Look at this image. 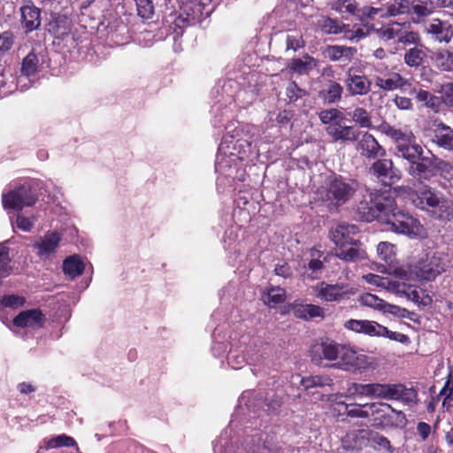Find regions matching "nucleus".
<instances>
[{
    "label": "nucleus",
    "mask_w": 453,
    "mask_h": 453,
    "mask_svg": "<svg viewBox=\"0 0 453 453\" xmlns=\"http://www.w3.org/2000/svg\"><path fill=\"white\" fill-rule=\"evenodd\" d=\"M411 199L416 207L438 220L450 221L453 219V201L441 191L425 186L415 192Z\"/></svg>",
    "instance_id": "f257e3e1"
},
{
    "label": "nucleus",
    "mask_w": 453,
    "mask_h": 453,
    "mask_svg": "<svg viewBox=\"0 0 453 453\" xmlns=\"http://www.w3.org/2000/svg\"><path fill=\"white\" fill-rule=\"evenodd\" d=\"M380 214V223L386 226V230L408 236H420L423 226L418 219L408 213L397 211L395 199L390 209Z\"/></svg>",
    "instance_id": "f03ea898"
},
{
    "label": "nucleus",
    "mask_w": 453,
    "mask_h": 453,
    "mask_svg": "<svg viewBox=\"0 0 453 453\" xmlns=\"http://www.w3.org/2000/svg\"><path fill=\"white\" fill-rule=\"evenodd\" d=\"M392 206L393 197L389 193L367 190L357 204L356 213L360 220L370 222L376 219L380 222V214Z\"/></svg>",
    "instance_id": "7ed1b4c3"
},
{
    "label": "nucleus",
    "mask_w": 453,
    "mask_h": 453,
    "mask_svg": "<svg viewBox=\"0 0 453 453\" xmlns=\"http://www.w3.org/2000/svg\"><path fill=\"white\" fill-rule=\"evenodd\" d=\"M331 366L345 372L363 373L375 370L378 367V361L374 357L357 351L350 345L343 344L340 360Z\"/></svg>",
    "instance_id": "20e7f679"
},
{
    "label": "nucleus",
    "mask_w": 453,
    "mask_h": 453,
    "mask_svg": "<svg viewBox=\"0 0 453 453\" xmlns=\"http://www.w3.org/2000/svg\"><path fill=\"white\" fill-rule=\"evenodd\" d=\"M357 185L341 177H330L323 187L322 198L333 205L345 203L356 192Z\"/></svg>",
    "instance_id": "39448f33"
},
{
    "label": "nucleus",
    "mask_w": 453,
    "mask_h": 453,
    "mask_svg": "<svg viewBox=\"0 0 453 453\" xmlns=\"http://www.w3.org/2000/svg\"><path fill=\"white\" fill-rule=\"evenodd\" d=\"M38 200L34 185L26 181L15 189L2 196L4 209L21 211L24 207L33 206Z\"/></svg>",
    "instance_id": "423d86ee"
},
{
    "label": "nucleus",
    "mask_w": 453,
    "mask_h": 453,
    "mask_svg": "<svg viewBox=\"0 0 453 453\" xmlns=\"http://www.w3.org/2000/svg\"><path fill=\"white\" fill-rule=\"evenodd\" d=\"M370 418L372 426L382 427L404 425L406 418L402 411L394 409L386 403H370Z\"/></svg>",
    "instance_id": "0eeeda50"
},
{
    "label": "nucleus",
    "mask_w": 453,
    "mask_h": 453,
    "mask_svg": "<svg viewBox=\"0 0 453 453\" xmlns=\"http://www.w3.org/2000/svg\"><path fill=\"white\" fill-rule=\"evenodd\" d=\"M410 391L402 384L368 383V397L409 401Z\"/></svg>",
    "instance_id": "6e6552de"
},
{
    "label": "nucleus",
    "mask_w": 453,
    "mask_h": 453,
    "mask_svg": "<svg viewBox=\"0 0 453 453\" xmlns=\"http://www.w3.org/2000/svg\"><path fill=\"white\" fill-rule=\"evenodd\" d=\"M373 79L375 86L385 91H393L410 85L407 79L398 73L388 72V66L383 65L374 67Z\"/></svg>",
    "instance_id": "1a4fd4ad"
},
{
    "label": "nucleus",
    "mask_w": 453,
    "mask_h": 453,
    "mask_svg": "<svg viewBox=\"0 0 453 453\" xmlns=\"http://www.w3.org/2000/svg\"><path fill=\"white\" fill-rule=\"evenodd\" d=\"M351 293L349 286L343 283L328 284L322 281L312 288L314 296L327 303L340 302Z\"/></svg>",
    "instance_id": "9d476101"
},
{
    "label": "nucleus",
    "mask_w": 453,
    "mask_h": 453,
    "mask_svg": "<svg viewBox=\"0 0 453 453\" xmlns=\"http://www.w3.org/2000/svg\"><path fill=\"white\" fill-rule=\"evenodd\" d=\"M242 165V158L236 153L230 151L229 147L221 143L218 150L215 168L218 173L233 177L234 170Z\"/></svg>",
    "instance_id": "9b49d317"
},
{
    "label": "nucleus",
    "mask_w": 453,
    "mask_h": 453,
    "mask_svg": "<svg viewBox=\"0 0 453 453\" xmlns=\"http://www.w3.org/2000/svg\"><path fill=\"white\" fill-rule=\"evenodd\" d=\"M358 233V228L354 224L338 223L333 226L329 230V238L336 246V249L348 247V244H355L357 241L355 236Z\"/></svg>",
    "instance_id": "f8f14e48"
},
{
    "label": "nucleus",
    "mask_w": 453,
    "mask_h": 453,
    "mask_svg": "<svg viewBox=\"0 0 453 453\" xmlns=\"http://www.w3.org/2000/svg\"><path fill=\"white\" fill-rule=\"evenodd\" d=\"M343 344L334 341L326 339L321 342L312 346L311 349V358L315 362H320L323 359L326 361L340 360Z\"/></svg>",
    "instance_id": "ddd939ff"
},
{
    "label": "nucleus",
    "mask_w": 453,
    "mask_h": 453,
    "mask_svg": "<svg viewBox=\"0 0 453 453\" xmlns=\"http://www.w3.org/2000/svg\"><path fill=\"white\" fill-rule=\"evenodd\" d=\"M61 240L59 233L48 231L35 242L34 247L37 249L40 257L48 258L57 252Z\"/></svg>",
    "instance_id": "4468645a"
},
{
    "label": "nucleus",
    "mask_w": 453,
    "mask_h": 453,
    "mask_svg": "<svg viewBox=\"0 0 453 453\" xmlns=\"http://www.w3.org/2000/svg\"><path fill=\"white\" fill-rule=\"evenodd\" d=\"M45 322V317L39 309H32L21 311L13 319L14 326L35 330L42 327Z\"/></svg>",
    "instance_id": "2eb2a0df"
},
{
    "label": "nucleus",
    "mask_w": 453,
    "mask_h": 453,
    "mask_svg": "<svg viewBox=\"0 0 453 453\" xmlns=\"http://www.w3.org/2000/svg\"><path fill=\"white\" fill-rule=\"evenodd\" d=\"M344 83L351 96H365L371 89V81L365 75L354 73L353 68L348 69Z\"/></svg>",
    "instance_id": "dca6fc26"
},
{
    "label": "nucleus",
    "mask_w": 453,
    "mask_h": 453,
    "mask_svg": "<svg viewBox=\"0 0 453 453\" xmlns=\"http://www.w3.org/2000/svg\"><path fill=\"white\" fill-rule=\"evenodd\" d=\"M370 172L383 181L388 180L391 183L399 180L401 177L400 172L394 167L391 159L383 158L375 161L371 166Z\"/></svg>",
    "instance_id": "f3484780"
},
{
    "label": "nucleus",
    "mask_w": 453,
    "mask_h": 453,
    "mask_svg": "<svg viewBox=\"0 0 453 453\" xmlns=\"http://www.w3.org/2000/svg\"><path fill=\"white\" fill-rule=\"evenodd\" d=\"M357 150L366 158H376L386 154L385 150L379 144L371 134L365 133L357 144Z\"/></svg>",
    "instance_id": "a211bd4d"
},
{
    "label": "nucleus",
    "mask_w": 453,
    "mask_h": 453,
    "mask_svg": "<svg viewBox=\"0 0 453 453\" xmlns=\"http://www.w3.org/2000/svg\"><path fill=\"white\" fill-rule=\"evenodd\" d=\"M433 141L441 148L453 153V129L439 120L433 124Z\"/></svg>",
    "instance_id": "6ab92c4d"
},
{
    "label": "nucleus",
    "mask_w": 453,
    "mask_h": 453,
    "mask_svg": "<svg viewBox=\"0 0 453 453\" xmlns=\"http://www.w3.org/2000/svg\"><path fill=\"white\" fill-rule=\"evenodd\" d=\"M20 13L21 25L23 29H25L27 33L32 32L40 27L41 11L39 8L35 6L31 2H28L20 8Z\"/></svg>",
    "instance_id": "aec40b11"
},
{
    "label": "nucleus",
    "mask_w": 453,
    "mask_h": 453,
    "mask_svg": "<svg viewBox=\"0 0 453 453\" xmlns=\"http://www.w3.org/2000/svg\"><path fill=\"white\" fill-rule=\"evenodd\" d=\"M344 326L349 330L369 336L380 337L382 330V325L366 319H349Z\"/></svg>",
    "instance_id": "412c9836"
},
{
    "label": "nucleus",
    "mask_w": 453,
    "mask_h": 453,
    "mask_svg": "<svg viewBox=\"0 0 453 453\" xmlns=\"http://www.w3.org/2000/svg\"><path fill=\"white\" fill-rule=\"evenodd\" d=\"M398 284L403 288H401L400 290L402 291L400 293H395V296L405 297L406 299L422 306H429L432 303V297L426 294L425 290L418 289L413 286L400 280Z\"/></svg>",
    "instance_id": "4be33fe9"
},
{
    "label": "nucleus",
    "mask_w": 453,
    "mask_h": 453,
    "mask_svg": "<svg viewBox=\"0 0 453 453\" xmlns=\"http://www.w3.org/2000/svg\"><path fill=\"white\" fill-rule=\"evenodd\" d=\"M326 132L334 142H355L359 135L353 127L343 126L341 122L327 126Z\"/></svg>",
    "instance_id": "5701e85b"
},
{
    "label": "nucleus",
    "mask_w": 453,
    "mask_h": 453,
    "mask_svg": "<svg viewBox=\"0 0 453 453\" xmlns=\"http://www.w3.org/2000/svg\"><path fill=\"white\" fill-rule=\"evenodd\" d=\"M426 30L440 42H449L453 36L452 26L449 22L438 19H432Z\"/></svg>",
    "instance_id": "b1692460"
},
{
    "label": "nucleus",
    "mask_w": 453,
    "mask_h": 453,
    "mask_svg": "<svg viewBox=\"0 0 453 453\" xmlns=\"http://www.w3.org/2000/svg\"><path fill=\"white\" fill-rule=\"evenodd\" d=\"M327 400L331 403H335L339 407L344 409L345 413L348 417L352 418H370V403L360 404V403H345L344 402H337V395H330Z\"/></svg>",
    "instance_id": "393cba45"
},
{
    "label": "nucleus",
    "mask_w": 453,
    "mask_h": 453,
    "mask_svg": "<svg viewBox=\"0 0 453 453\" xmlns=\"http://www.w3.org/2000/svg\"><path fill=\"white\" fill-rule=\"evenodd\" d=\"M293 314L299 319L309 320L325 317V309L319 305L295 302L291 305Z\"/></svg>",
    "instance_id": "a878e982"
},
{
    "label": "nucleus",
    "mask_w": 453,
    "mask_h": 453,
    "mask_svg": "<svg viewBox=\"0 0 453 453\" xmlns=\"http://www.w3.org/2000/svg\"><path fill=\"white\" fill-rule=\"evenodd\" d=\"M396 155L411 163L421 157L423 148L417 142L416 137L413 135L411 139H408L396 147Z\"/></svg>",
    "instance_id": "bb28decb"
},
{
    "label": "nucleus",
    "mask_w": 453,
    "mask_h": 453,
    "mask_svg": "<svg viewBox=\"0 0 453 453\" xmlns=\"http://www.w3.org/2000/svg\"><path fill=\"white\" fill-rule=\"evenodd\" d=\"M349 248H337L335 255L338 258L345 262H359L365 260L367 256L365 250L362 248L360 242L356 241L355 244H348Z\"/></svg>",
    "instance_id": "cd10ccee"
},
{
    "label": "nucleus",
    "mask_w": 453,
    "mask_h": 453,
    "mask_svg": "<svg viewBox=\"0 0 453 453\" xmlns=\"http://www.w3.org/2000/svg\"><path fill=\"white\" fill-rule=\"evenodd\" d=\"M380 130L382 134H386L395 142V148L399 144L408 141V139H411L414 135L412 131L407 127H399L391 126L388 123H382L380 126Z\"/></svg>",
    "instance_id": "c85d7f7f"
},
{
    "label": "nucleus",
    "mask_w": 453,
    "mask_h": 453,
    "mask_svg": "<svg viewBox=\"0 0 453 453\" xmlns=\"http://www.w3.org/2000/svg\"><path fill=\"white\" fill-rule=\"evenodd\" d=\"M363 279L369 284L375 285L379 288H384L390 293H400L403 286H400L399 280H393L388 277H382L373 273H368L363 276Z\"/></svg>",
    "instance_id": "c756f323"
},
{
    "label": "nucleus",
    "mask_w": 453,
    "mask_h": 453,
    "mask_svg": "<svg viewBox=\"0 0 453 453\" xmlns=\"http://www.w3.org/2000/svg\"><path fill=\"white\" fill-rule=\"evenodd\" d=\"M433 165V160L430 157H423L418 160L410 163L408 173L410 175L417 179H428L431 175L430 166Z\"/></svg>",
    "instance_id": "7c9ffc66"
},
{
    "label": "nucleus",
    "mask_w": 453,
    "mask_h": 453,
    "mask_svg": "<svg viewBox=\"0 0 453 453\" xmlns=\"http://www.w3.org/2000/svg\"><path fill=\"white\" fill-rule=\"evenodd\" d=\"M64 273L70 278L74 279L85 270V262L79 255L67 257L63 262Z\"/></svg>",
    "instance_id": "2f4dec72"
},
{
    "label": "nucleus",
    "mask_w": 453,
    "mask_h": 453,
    "mask_svg": "<svg viewBox=\"0 0 453 453\" xmlns=\"http://www.w3.org/2000/svg\"><path fill=\"white\" fill-rule=\"evenodd\" d=\"M433 60L441 71L453 72V48L438 50L434 52Z\"/></svg>",
    "instance_id": "473e14b6"
},
{
    "label": "nucleus",
    "mask_w": 453,
    "mask_h": 453,
    "mask_svg": "<svg viewBox=\"0 0 453 453\" xmlns=\"http://www.w3.org/2000/svg\"><path fill=\"white\" fill-rule=\"evenodd\" d=\"M366 437L364 430L351 431L342 439V445L345 449H360L365 444Z\"/></svg>",
    "instance_id": "72a5a7b5"
},
{
    "label": "nucleus",
    "mask_w": 453,
    "mask_h": 453,
    "mask_svg": "<svg viewBox=\"0 0 453 453\" xmlns=\"http://www.w3.org/2000/svg\"><path fill=\"white\" fill-rule=\"evenodd\" d=\"M261 298L267 306L275 307L285 301L286 291L280 287H270L263 292Z\"/></svg>",
    "instance_id": "f704fd0d"
},
{
    "label": "nucleus",
    "mask_w": 453,
    "mask_h": 453,
    "mask_svg": "<svg viewBox=\"0 0 453 453\" xmlns=\"http://www.w3.org/2000/svg\"><path fill=\"white\" fill-rule=\"evenodd\" d=\"M355 53V49L340 45L329 46L325 52L326 57L332 61L349 60Z\"/></svg>",
    "instance_id": "c9c22d12"
},
{
    "label": "nucleus",
    "mask_w": 453,
    "mask_h": 453,
    "mask_svg": "<svg viewBox=\"0 0 453 453\" xmlns=\"http://www.w3.org/2000/svg\"><path fill=\"white\" fill-rule=\"evenodd\" d=\"M317 66L316 60L310 56H303L301 58H294L288 64L291 71L299 74L308 73L311 70Z\"/></svg>",
    "instance_id": "e433bc0d"
},
{
    "label": "nucleus",
    "mask_w": 453,
    "mask_h": 453,
    "mask_svg": "<svg viewBox=\"0 0 453 453\" xmlns=\"http://www.w3.org/2000/svg\"><path fill=\"white\" fill-rule=\"evenodd\" d=\"M75 445L76 443L73 438L66 434H59L51 438L44 439L42 441V445L40 446V449L49 450L51 449H57L60 447H71Z\"/></svg>",
    "instance_id": "4c0bfd02"
},
{
    "label": "nucleus",
    "mask_w": 453,
    "mask_h": 453,
    "mask_svg": "<svg viewBox=\"0 0 453 453\" xmlns=\"http://www.w3.org/2000/svg\"><path fill=\"white\" fill-rule=\"evenodd\" d=\"M416 98L418 102L422 103L424 106L431 109L434 112L440 111L441 101L438 96H434L430 92L419 89L416 92Z\"/></svg>",
    "instance_id": "58836bf2"
},
{
    "label": "nucleus",
    "mask_w": 453,
    "mask_h": 453,
    "mask_svg": "<svg viewBox=\"0 0 453 453\" xmlns=\"http://www.w3.org/2000/svg\"><path fill=\"white\" fill-rule=\"evenodd\" d=\"M426 57V52L423 47L415 46L409 49L404 54V63L410 67H418L422 63Z\"/></svg>",
    "instance_id": "ea45409f"
},
{
    "label": "nucleus",
    "mask_w": 453,
    "mask_h": 453,
    "mask_svg": "<svg viewBox=\"0 0 453 453\" xmlns=\"http://www.w3.org/2000/svg\"><path fill=\"white\" fill-rule=\"evenodd\" d=\"M385 18L411 13V4L408 0H395L394 4L385 7Z\"/></svg>",
    "instance_id": "a19ab883"
},
{
    "label": "nucleus",
    "mask_w": 453,
    "mask_h": 453,
    "mask_svg": "<svg viewBox=\"0 0 453 453\" xmlns=\"http://www.w3.org/2000/svg\"><path fill=\"white\" fill-rule=\"evenodd\" d=\"M404 25L405 23H393L388 27H382L378 31L379 37L385 41L396 39L399 42Z\"/></svg>",
    "instance_id": "79ce46f5"
},
{
    "label": "nucleus",
    "mask_w": 453,
    "mask_h": 453,
    "mask_svg": "<svg viewBox=\"0 0 453 453\" xmlns=\"http://www.w3.org/2000/svg\"><path fill=\"white\" fill-rule=\"evenodd\" d=\"M191 13L188 15L192 16L193 19H201L210 16L211 8L209 3L202 2L201 0H194L190 3L189 7Z\"/></svg>",
    "instance_id": "37998d69"
},
{
    "label": "nucleus",
    "mask_w": 453,
    "mask_h": 453,
    "mask_svg": "<svg viewBox=\"0 0 453 453\" xmlns=\"http://www.w3.org/2000/svg\"><path fill=\"white\" fill-rule=\"evenodd\" d=\"M300 382L305 389H309L315 387L331 386L333 380L326 375H314L302 378Z\"/></svg>",
    "instance_id": "c03bdc74"
},
{
    "label": "nucleus",
    "mask_w": 453,
    "mask_h": 453,
    "mask_svg": "<svg viewBox=\"0 0 453 453\" xmlns=\"http://www.w3.org/2000/svg\"><path fill=\"white\" fill-rule=\"evenodd\" d=\"M377 252L380 258L389 265L395 260V246L390 242H380L377 247Z\"/></svg>",
    "instance_id": "a18cd8bd"
},
{
    "label": "nucleus",
    "mask_w": 453,
    "mask_h": 453,
    "mask_svg": "<svg viewBox=\"0 0 453 453\" xmlns=\"http://www.w3.org/2000/svg\"><path fill=\"white\" fill-rule=\"evenodd\" d=\"M39 59L34 53H28L23 59L21 65V73L27 77L34 75L38 68Z\"/></svg>",
    "instance_id": "49530a36"
},
{
    "label": "nucleus",
    "mask_w": 453,
    "mask_h": 453,
    "mask_svg": "<svg viewBox=\"0 0 453 453\" xmlns=\"http://www.w3.org/2000/svg\"><path fill=\"white\" fill-rule=\"evenodd\" d=\"M319 118L323 124L330 126L342 122L344 119V115L339 110L333 108L319 111Z\"/></svg>",
    "instance_id": "de8ad7c7"
},
{
    "label": "nucleus",
    "mask_w": 453,
    "mask_h": 453,
    "mask_svg": "<svg viewBox=\"0 0 453 453\" xmlns=\"http://www.w3.org/2000/svg\"><path fill=\"white\" fill-rule=\"evenodd\" d=\"M358 301L361 305L370 307L380 311H383L386 306V302L384 300L371 293L363 294L360 296Z\"/></svg>",
    "instance_id": "09e8293b"
},
{
    "label": "nucleus",
    "mask_w": 453,
    "mask_h": 453,
    "mask_svg": "<svg viewBox=\"0 0 453 453\" xmlns=\"http://www.w3.org/2000/svg\"><path fill=\"white\" fill-rule=\"evenodd\" d=\"M137 14L142 19H150L154 15V5L150 0H134Z\"/></svg>",
    "instance_id": "8fccbe9b"
},
{
    "label": "nucleus",
    "mask_w": 453,
    "mask_h": 453,
    "mask_svg": "<svg viewBox=\"0 0 453 453\" xmlns=\"http://www.w3.org/2000/svg\"><path fill=\"white\" fill-rule=\"evenodd\" d=\"M352 119L361 127H370L372 126L371 118L367 111L362 107H357L351 113Z\"/></svg>",
    "instance_id": "3c124183"
},
{
    "label": "nucleus",
    "mask_w": 453,
    "mask_h": 453,
    "mask_svg": "<svg viewBox=\"0 0 453 453\" xmlns=\"http://www.w3.org/2000/svg\"><path fill=\"white\" fill-rule=\"evenodd\" d=\"M342 87L335 82L330 81L325 93V99L330 103H335L341 99L342 94Z\"/></svg>",
    "instance_id": "603ef678"
},
{
    "label": "nucleus",
    "mask_w": 453,
    "mask_h": 453,
    "mask_svg": "<svg viewBox=\"0 0 453 453\" xmlns=\"http://www.w3.org/2000/svg\"><path fill=\"white\" fill-rule=\"evenodd\" d=\"M332 8L341 13L355 14L357 4L353 0H335L332 3Z\"/></svg>",
    "instance_id": "864d4df0"
},
{
    "label": "nucleus",
    "mask_w": 453,
    "mask_h": 453,
    "mask_svg": "<svg viewBox=\"0 0 453 453\" xmlns=\"http://www.w3.org/2000/svg\"><path fill=\"white\" fill-rule=\"evenodd\" d=\"M319 26L322 30L327 34H338L343 32L344 26H341V24L333 19L330 18H322L319 20Z\"/></svg>",
    "instance_id": "5fc2aeb1"
},
{
    "label": "nucleus",
    "mask_w": 453,
    "mask_h": 453,
    "mask_svg": "<svg viewBox=\"0 0 453 453\" xmlns=\"http://www.w3.org/2000/svg\"><path fill=\"white\" fill-rule=\"evenodd\" d=\"M432 12L431 3L428 4L427 3L418 1L411 4V13L417 15L418 19L429 16Z\"/></svg>",
    "instance_id": "6e6d98bb"
},
{
    "label": "nucleus",
    "mask_w": 453,
    "mask_h": 453,
    "mask_svg": "<svg viewBox=\"0 0 453 453\" xmlns=\"http://www.w3.org/2000/svg\"><path fill=\"white\" fill-rule=\"evenodd\" d=\"M36 218L35 216L26 217L19 212L16 217L15 226L24 232H30L34 226Z\"/></svg>",
    "instance_id": "4d7b16f0"
},
{
    "label": "nucleus",
    "mask_w": 453,
    "mask_h": 453,
    "mask_svg": "<svg viewBox=\"0 0 453 453\" xmlns=\"http://www.w3.org/2000/svg\"><path fill=\"white\" fill-rule=\"evenodd\" d=\"M409 26V24L405 23L399 42L403 44H418L420 41L419 35L417 32L410 31Z\"/></svg>",
    "instance_id": "13d9d810"
},
{
    "label": "nucleus",
    "mask_w": 453,
    "mask_h": 453,
    "mask_svg": "<svg viewBox=\"0 0 453 453\" xmlns=\"http://www.w3.org/2000/svg\"><path fill=\"white\" fill-rule=\"evenodd\" d=\"M380 337H386L391 341H395L403 344H407L410 342V339L406 334L391 331L384 326H382L381 334Z\"/></svg>",
    "instance_id": "bf43d9fd"
},
{
    "label": "nucleus",
    "mask_w": 453,
    "mask_h": 453,
    "mask_svg": "<svg viewBox=\"0 0 453 453\" xmlns=\"http://www.w3.org/2000/svg\"><path fill=\"white\" fill-rule=\"evenodd\" d=\"M1 305L3 307L18 308L25 303V298L18 295H8L2 297Z\"/></svg>",
    "instance_id": "052dcab7"
},
{
    "label": "nucleus",
    "mask_w": 453,
    "mask_h": 453,
    "mask_svg": "<svg viewBox=\"0 0 453 453\" xmlns=\"http://www.w3.org/2000/svg\"><path fill=\"white\" fill-rule=\"evenodd\" d=\"M382 312L390 313L395 317L403 318H403L410 319L411 315L413 314L412 312L409 311L405 308H402L397 305L390 304V303H388L387 302H386L385 309L383 310Z\"/></svg>",
    "instance_id": "680f3d73"
},
{
    "label": "nucleus",
    "mask_w": 453,
    "mask_h": 453,
    "mask_svg": "<svg viewBox=\"0 0 453 453\" xmlns=\"http://www.w3.org/2000/svg\"><path fill=\"white\" fill-rule=\"evenodd\" d=\"M286 42H287V50H292L294 51H296L298 49H301L304 46V42L303 40V37L299 34L288 35Z\"/></svg>",
    "instance_id": "e2e57ef3"
},
{
    "label": "nucleus",
    "mask_w": 453,
    "mask_h": 453,
    "mask_svg": "<svg viewBox=\"0 0 453 453\" xmlns=\"http://www.w3.org/2000/svg\"><path fill=\"white\" fill-rule=\"evenodd\" d=\"M348 394L349 395H364L367 396L368 395V384H361V383H350L348 387Z\"/></svg>",
    "instance_id": "0e129e2a"
},
{
    "label": "nucleus",
    "mask_w": 453,
    "mask_h": 453,
    "mask_svg": "<svg viewBox=\"0 0 453 453\" xmlns=\"http://www.w3.org/2000/svg\"><path fill=\"white\" fill-rule=\"evenodd\" d=\"M286 93L290 102H295L305 95V91L298 88L295 82L288 86Z\"/></svg>",
    "instance_id": "69168bd1"
},
{
    "label": "nucleus",
    "mask_w": 453,
    "mask_h": 453,
    "mask_svg": "<svg viewBox=\"0 0 453 453\" xmlns=\"http://www.w3.org/2000/svg\"><path fill=\"white\" fill-rule=\"evenodd\" d=\"M14 42L13 34L11 32H4L0 35V50H9Z\"/></svg>",
    "instance_id": "338daca9"
},
{
    "label": "nucleus",
    "mask_w": 453,
    "mask_h": 453,
    "mask_svg": "<svg viewBox=\"0 0 453 453\" xmlns=\"http://www.w3.org/2000/svg\"><path fill=\"white\" fill-rule=\"evenodd\" d=\"M246 363L245 357L243 355H237L231 352L228 356V364L234 369H239Z\"/></svg>",
    "instance_id": "774afa93"
}]
</instances>
